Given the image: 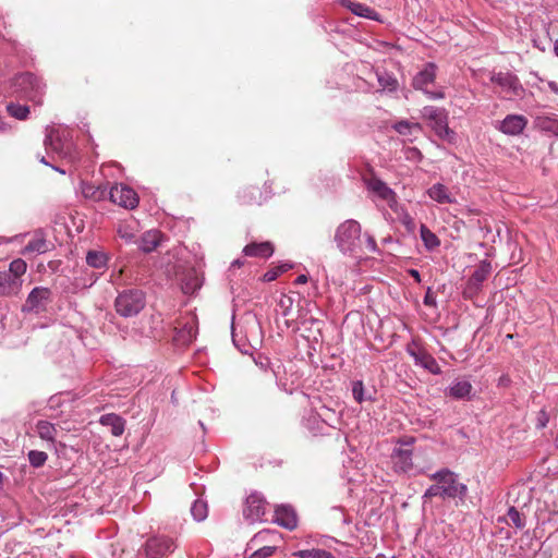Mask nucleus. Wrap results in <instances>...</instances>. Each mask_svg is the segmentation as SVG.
Wrapping results in <instances>:
<instances>
[{"instance_id":"c85d7f7f","label":"nucleus","mask_w":558,"mask_h":558,"mask_svg":"<svg viewBox=\"0 0 558 558\" xmlns=\"http://www.w3.org/2000/svg\"><path fill=\"white\" fill-rule=\"evenodd\" d=\"M377 82L383 90L395 92L397 90L399 84L398 80L387 71H377L376 72Z\"/></svg>"},{"instance_id":"4d7b16f0","label":"nucleus","mask_w":558,"mask_h":558,"mask_svg":"<svg viewBox=\"0 0 558 558\" xmlns=\"http://www.w3.org/2000/svg\"><path fill=\"white\" fill-rule=\"evenodd\" d=\"M411 153H412L413 155L421 156L420 150H418V149H416V148H411Z\"/></svg>"},{"instance_id":"69168bd1","label":"nucleus","mask_w":558,"mask_h":558,"mask_svg":"<svg viewBox=\"0 0 558 558\" xmlns=\"http://www.w3.org/2000/svg\"><path fill=\"white\" fill-rule=\"evenodd\" d=\"M53 169H54V170H57V171H59V172H61V173H65V172H64V170H61V169H59V168H57V167H53Z\"/></svg>"},{"instance_id":"2eb2a0df","label":"nucleus","mask_w":558,"mask_h":558,"mask_svg":"<svg viewBox=\"0 0 558 558\" xmlns=\"http://www.w3.org/2000/svg\"><path fill=\"white\" fill-rule=\"evenodd\" d=\"M51 291L45 287H36L28 294L23 311L40 313L46 310V304L50 301Z\"/></svg>"},{"instance_id":"39448f33","label":"nucleus","mask_w":558,"mask_h":558,"mask_svg":"<svg viewBox=\"0 0 558 558\" xmlns=\"http://www.w3.org/2000/svg\"><path fill=\"white\" fill-rule=\"evenodd\" d=\"M361 225L353 219L345 220L336 230L335 242L343 253H353L361 239Z\"/></svg>"},{"instance_id":"c03bdc74","label":"nucleus","mask_w":558,"mask_h":558,"mask_svg":"<svg viewBox=\"0 0 558 558\" xmlns=\"http://www.w3.org/2000/svg\"><path fill=\"white\" fill-rule=\"evenodd\" d=\"M280 275V271L277 269V267L272 268V269H269L268 271H266L264 274V281L265 282H270V281H274L276 280Z\"/></svg>"},{"instance_id":"37998d69","label":"nucleus","mask_w":558,"mask_h":558,"mask_svg":"<svg viewBox=\"0 0 558 558\" xmlns=\"http://www.w3.org/2000/svg\"><path fill=\"white\" fill-rule=\"evenodd\" d=\"M364 236H365L366 248L372 253L377 252L378 248H377V244H376L374 236L368 234L367 232L364 233Z\"/></svg>"},{"instance_id":"9b49d317","label":"nucleus","mask_w":558,"mask_h":558,"mask_svg":"<svg viewBox=\"0 0 558 558\" xmlns=\"http://www.w3.org/2000/svg\"><path fill=\"white\" fill-rule=\"evenodd\" d=\"M407 352L413 357L416 365L427 369L434 375L441 373V368L436 359L426 350L420 348L415 342L408 345Z\"/></svg>"},{"instance_id":"f3484780","label":"nucleus","mask_w":558,"mask_h":558,"mask_svg":"<svg viewBox=\"0 0 558 558\" xmlns=\"http://www.w3.org/2000/svg\"><path fill=\"white\" fill-rule=\"evenodd\" d=\"M274 522L287 530L292 531L298 526L296 512L291 506H278L275 509Z\"/></svg>"},{"instance_id":"f704fd0d","label":"nucleus","mask_w":558,"mask_h":558,"mask_svg":"<svg viewBox=\"0 0 558 558\" xmlns=\"http://www.w3.org/2000/svg\"><path fill=\"white\" fill-rule=\"evenodd\" d=\"M191 513L195 521H204L208 515L207 502L196 499L191 506Z\"/></svg>"},{"instance_id":"473e14b6","label":"nucleus","mask_w":558,"mask_h":558,"mask_svg":"<svg viewBox=\"0 0 558 558\" xmlns=\"http://www.w3.org/2000/svg\"><path fill=\"white\" fill-rule=\"evenodd\" d=\"M292 556L299 558H336L332 553L320 548L298 550Z\"/></svg>"},{"instance_id":"ddd939ff","label":"nucleus","mask_w":558,"mask_h":558,"mask_svg":"<svg viewBox=\"0 0 558 558\" xmlns=\"http://www.w3.org/2000/svg\"><path fill=\"white\" fill-rule=\"evenodd\" d=\"M413 452L410 448H395L391 453L392 468L396 473L415 474L414 463L412 460Z\"/></svg>"},{"instance_id":"f8f14e48","label":"nucleus","mask_w":558,"mask_h":558,"mask_svg":"<svg viewBox=\"0 0 558 558\" xmlns=\"http://www.w3.org/2000/svg\"><path fill=\"white\" fill-rule=\"evenodd\" d=\"M110 201L121 207L133 209L138 205L136 192L128 185L116 184L109 192Z\"/></svg>"},{"instance_id":"b1692460","label":"nucleus","mask_w":558,"mask_h":558,"mask_svg":"<svg viewBox=\"0 0 558 558\" xmlns=\"http://www.w3.org/2000/svg\"><path fill=\"white\" fill-rule=\"evenodd\" d=\"M473 387L468 380H454L446 391V395L457 400L471 399Z\"/></svg>"},{"instance_id":"6e6552de","label":"nucleus","mask_w":558,"mask_h":558,"mask_svg":"<svg viewBox=\"0 0 558 558\" xmlns=\"http://www.w3.org/2000/svg\"><path fill=\"white\" fill-rule=\"evenodd\" d=\"M437 65L434 62H428L424 68L415 74L412 80V86L414 89L422 90L430 99H442L445 97L444 92L429 90L427 87L433 84L436 78Z\"/></svg>"},{"instance_id":"4c0bfd02","label":"nucleus","mask_w":558,"mask_h":558,"mask_svg":"<svg viewBox=\"0 0 558 558\" xmlns=\"http://www.w3.org/2000/svg\"><path fill=\"white\" fill-rule=\"evenodd\" d=\"M537 125L546 131L551 132L558 136V119L550 117H543L537 119Z\"/></svg>"},{"instance_id":"a878e982","label":"nucleus","mask_w":558,"mask_h":558,"mask_svg":"<svg viewBox=\"0 0 558 558\" xmlns=\"http://www.w3.org/2000/svg\"><path fill=\"white\" fill-rule=\"evenodd\" d=\"M428 196L439 204H451L454 202L448 189L441 184L436 183L427 190Z\"/></svg>"},{"instance_id":"e2e57ef3","label":"nucleus","mask_w":558,"mask_h":558,"mask_svg":"<svg viewBox=\"0 0 558 558\" xmlns=\"http://www.w3.org/2000/svg\"><path fill=\"white\" fill-rule=\"evenodd\" d=\"M90 189H92V187H87V189H85V190H84V194H85V196H89V190H90Z\"/></svg>"},{"instance_id":"72a5a7b5","label":"nucleus","mask_w":558,"mask_h":558,"mask_svg":"<svg viewBox=\"0 0 558 558\" xmlns=\"http://www.w3.org/2000/svg\"><path fill=\"white\" fill-rule=\"evenodd\" d=\"M342 3L355 15L371 17L373 10L367 5L352 0H342Z\"/></svg>"},{"instance_id":"4468645a","label":"nucleus","mask_w":558,"mask_h":558,"mask_svg":"<svg viewBox=\"0 0 558 558\" xmlns=\"http://www.w3.org/2000/svg\"><path fill=\"white\" fill-rule=\"evenodd\" d=\"M266 500L257 493L251 494L245 501L243 515L246 521L254 523L260 521L266 512Z\"/></svg>"},{"instance_id":"5fc2aeb1","label":"nucleus","mask_w":558,"mask_h":558,"mask_svg":"<svg viewBox=\"0 0 558 558\" xmlns=\"http://www.w3.org/2000/svg\"><path fill=\"white\" fill-rule=\"evenodd\" d=\"M549 87L553 92H555L556 94L558 93V84L555 83V82H550L549 83Z\"/></svg>"},{"instance_id":"c756f323","label":"nucleus","mask_w":558,"mask_h":558,"mask_svg":"<svg viewBox=\"0 0 558 558\" xmlns=\"http://www.w3.org/2000/svg\"><path fill=\"white\" fill-rule=\"evenodd\" d=\"M36 430L39 437L44 440L53 441L56 438L57 429L54 425L48 421H38L36 424Z\"/></svg>"},{"instance_id":"052dcab7","label":"nucleus","mask_w":558,"mask_h":558,"mask_svg":"<svg viewBox=\"0 0 558 558\" xmlns=\"http://www.w3.org/2000/svg\"><path fill=\"white\" fill-rule=\"evenodd\" d=\"M554 50L555 53L558 56V39L555 41Z\"/></svg>"},{"instance_id":"09e8293b","label":"nucleus","mask_w":558,"mask_h":558,"mask_svg":"<svg viewBox=\"0 0 558 558\" xmlns=\"http://www.w3.org/2000/svg\"><path fill=\"white\" fill-rule=\"evenodd\" d=\"M414 441L415 439L413 437H404L399 440V444L409 448L414 444Z\"/></svg>"},{"instance_id":"4be33fe9","label":"nucleus","mask_w":558,"mask_h":558,"mask_svg":"<svg viewBox=\"0 0 558 558\" xmlns=\"http://www.w3.org/2000/svg\"><path fill=\"white\" fill-rule=\"evenodd\" d=\"M99 423L102 426L110 428L111 434L116 437L121 436L125 429V420L116 413L101 415Z\"/></svg>"},{"instance_id":"cd10ccee","label":"nucleus","mask_w":558,"mask_h":558,"mask_svg":"<svg viewBox=\"0 0 558 558\" xmlns=\"http://www.w3.org/2000/svg\"><path fill=\"white\" fill-rule=\"evenodd\" d=\"M48 250L47 241L44 234L38 231L35 236L25 245L24 254H43Z\"/></svg>"},{"instance_id":"de8ad7c7","label":"nucleus","mask_w":558,"mask_h":558,"mask_svg":"<svg viewBox=\"0 0 558 558\" xmlns=\"http://www.w3.org/2000/svg\"><path fill=\"white\" fill-rule=\"evenodd\" d=\"M424 304L427 306L436 305L435 298L429 293V290L427 291V293L424 296Z\"/></svg>"},{"instance_id":"dca6fc26","label":"nucleus","mask_w":558,"mask_h":558,"mask_svg":"<svg viewBox=\"0 0 558 558\" xmlns=\"http://www.w3.org/2000/svg\"><path fill=\"white\" fill-rule=\"evenodd\" d=\"M490 80L494 84L499 85L504 90L511 93L514 96H519L523 90L519 78L510 72L495 73Z\"/></svg>"},{"instance_id":"c9c22d12","label":"nucleus","mask_w":558,"mask_h":558,"mask_svg":"<svg viewBox=\"0 0 558 558\" xmlns=\"http://www.w3.org/2000/svg\"><path fill=\"white\" fill-rule=\"evenodd\" d=\"M7 111L11 117L17 120H25L28 117L29 107L26 105L10 102L7 105Z\"/></svg>"},{"instance_id":"1a4fd4ad","label":"nucleus","mask_w":558,"mask_h":558,"mask_svg":"<svg viewBox=\"0 0 558 558\" xmlns=\"http://www.w3.org/2000/svg\"><path fill=\"white\" fill-rule=\"evenodd\" d=\"M44 145L47 151H52L60 157H70L73 143L69 138V134L65 130H50L47 132Z\"/></svg>"},{"instance_id":"2f4dec72","label":"nucleus","mask_w":558,"mask_h":558,"mask_svg":"<svg viewBox=\"0 0 558 558\" xmlns=\"http://www.w3.org/2000/svg\"><path fill=\"white\" fill-rule=\"evenodd\" d=\"M196 333L197 328L194 324H184L182 328L178 330L177 339L183 344H189L196 338Z\"/></svg>"},{"instance_id":"bb28decb","label":"nucleus","mask_w":558,"mask_h":558,"mask_svg":"<svg viewBox=\"0 0 558 558\" xmlns=\"http://www.w3.org/2000/svg\"><path fill=\"white\" fill-rule=\"evenodd\" d=\"M108 255L102 251L90 250L86 254V264L101 272L107 268Z\"/></svg>"},{"instance_id":"6e6d98bb","label":"nucleus","mask_w":558,"mask_h":558,"mask_svg":"<svg viewBox=\"0 0 558 558\" xmlns=\"http://www.w3.org/2000/svg\"><path fill=\"white\" fill-rule=\"evenodd\" d=\"M7 130V123L3 121V118L0 116V131Z\"/></svg>"},{"instance_id":"f03ea898","label":"nucleus","mask_w":558,"mask_h":558,"mask_svg":"<svg viewBox=\"0 0 558 558\" xmlns=\"http://www.w3.org/2000/svg\"><path fill=\"white\" fill-rule=\"evenodd\" d=\"M146 305V294L137 288L125 289L114 300L116 312L124 318L138 315Z\"/></svg>"},{"instance_id":"6ab92c4d","label":"nucleus","mask_w":558,"mask_h":558,"mask_svg":"<svg viewBox=\"0 0 558 558\" xmlns=\"http://www.w3.org/2000/svg\"><path fill=\"white\" fill-rule=\"evenodd\" d=\"M527 124V120L521 114H508L501 122L499 130L508 135H518L522 133Z\"/></svg>"},{"instance_id":"338daca9","label":"nucleus","mask_w":558,"mask_h":558,"mask_svg":"<svg viewBox=\"0 0 558 558\" xmlns=\"http://www.w3.org/2000/svg\"><path fill=\"white\" fill-rule=\"evenodd\" d=\"M556 447L558 448V437L556 438Z\"/></svg>"},{"instance_id":"13d9d810","label":"nucleus","mask_w":558,"mask_h":558,"mask_svg":"<svg viewBox=\"0 0 558 558\" xmlns=\"http://www.w3.org/2000/svg\"><path fill=\"white\" fill-rule=\"evenodd\" d=\"M404 223L405 225L412 223V219L409 217V215H405Z\"/></svg>"},{"instance_id":"79ce46f5","label":"nucleus","mask_w":558,"mask_h":558,"mask_svg":"<svg viewBox=\"0 0 558 558\" xmlns=\"http://www.w3.org/2000/svg\"><path fill=\"white\" fill-rule=\"evenodd\" d=\"M26 268V263L23 259L17 258L10 263L8 272L12 274L14 278L21 279V276L25 274Z\"/></svg>"},{"instance_id":"49530a36","label":"nucleus","mask_w":558,"mask_h":558,"mask_svg":"<svg viewBox=\"0 0 558 558\" xmlns=\"http://www.w3.org/2000/svg\"><path fill=\"white\" fill-rule=\"evenodd\" d=\"M332 512H333L335 517H337L342 522V524L350 523V520L343 514V511L341 508H333Z\"/></svg>"},{"instance_id":"58836bf2","label":"nucleus","mask_w":558,"mask_h":558,"mask_svg":"<svg viewBox=\"0 0 558 558\" xmlns=\"http://www.w3.org/2000/svg\"><path fill=\"white\" fill-rule=\"evenodd\" d=\"M509 523L514 525L517 529H523L525 526V518L519 512L515 507H510L507 512Z\"/></svg>"},{"instance_id":"aec40b11","label":"nucleus","mask_w":558,"mask_h":558,"mask_svg":"<svg viewBox=\"0 0 558 558\" xmlns=\"http://www.w3.org/2000/svg\"><path fill=\"white\" fill-rule=\"evenodd\" d=\"M274 244L269 241L251 242L243 248L245 256L259 258H269L274 254Z\"/></svg>"},{"instance_id":"393cba45","label":"nucleus","mask_w":558,"mask_h":558,"mask_svg":"<svg viewBox=\"0 0 558 558\" xmlns=\"http://www.w3.org/2000/svg\"><path fill=\"white\" fill-rule=\"evenodd\" d=\"M162 234L158 230H149L145 232L140 240V248L145 253L155 251L161 242Z\"/></svg>"},{"instance_id":"0e129e2a","label":"nucleus","mask_w":558,"mask_h":558,"mask_svg":"<svg viewBox=\"0 0 558 558\" xmlns=\"http://www.w3.org/2000/svg\"><path fill=\"white\" fill-rule=\"evenodd\" d=\"M232 340H233V343H234L236 347H239V345H238V343H236V339H235V335H234V332L232 333Z\"/></svg>"},{"instance_id":"f257e3e1","label":"nucleus","mask_w":558,"mask_h":558,"mask_svg":"<svg viewBox=\"0 0 558 558\" xmlns=\"http://www.w3.org/2000/svg\"><path fill=\"white\" fill-rule=\"evenodd\" d=\"M428 477L435 482L424 493L423 499H432L440 497L441 499H456L463 500L468 494L465 484L458 481V475L447 468H444Z\"/></svg>"},{"instance_id":"e433bc0d","label":"nucleus","mask_w":558,"mask_h":558,"mask_svg":"<svg viewBox=\"0 0 558 558\" xmlns=\"http://www.w3.org/2000/svg\"><path fill=\"white\" fill-rule=\"evenodd\" d=\"M393 129L401 135L410 136L413 134V131H420L421 125L418 123H411L407 120H402L397 122L393 125Z\"/></svg>"},{"instance_id":"9d476101","label":"nucleus","mask_w":558,"mask_h":558,"mask_svg":"<svg viewBox=\"0 0 558 558\" xmlns=\"http://www.w3.org/2000/svg\"><path fill=\"white\" fill-rule=\"evenodd\" d=\"M492 272V264L490 262L484 259L482 260L473 274L466 281V286L464 288V295L472 298L477 294L481 290L483 282L488 278Z\"/></svg>"},{"instance_id":"0eeeda50","label":"nucleus","mask_w":558,"mask_h":558,"mask_svg":"<svg viewBox=\"0 0 558 558\" xmlns=\"http://www.w3.org/2000/svg\"><path fill=\"white\" fill-rule=\"evenodd\" d=\"M175 547L174 541L168 536H153L146 541L140 556L141 558H168Z\"/></svg>"},{"instance_id":"864d4df0","label":"nucleus","mask_w":558,"mask_h":558,"mask_svg":"<svg viewBox=\"0 0 558 558\" xmlns=\"http://www.w3.org/2000/svg\"><path fill=\"white\" fill-rule=\"evenodd\" d=\"M243 265L241 259H235L231 263V268H240Z\"/></svg>"},{"instance_id":"ea45409f","label":"nucleus","mask_w":558,"mask_h":558,"mask_svg":"<svg viewBox=\"0 0 558 558\" xmlns=\"http://www.w3.org/2000/svg\"><path fill=\"white\" fill-rule=\"evenodd\" d=\"M352 395L354 400L359 403L372 399L371 396L365 395V388L362 380H355L352 383Z\"/></svg>"},{"instance_id":"3c124183","label":"nucleus","mask_w":558,"mask_h":558,"mask_svg":"<svg viewBox=\"0 0 558 558\" xmlns=\"http://www.w3.org/2000/svg\"><path fill=\"white\" fill-rule=\"evenodd\" d=\"M290 268H292V265L288 263H284L277 267V269L280 271V275L288 271Z\"/></svg>"},{"instance_id":"412c9836","label":"nucleus","mask_w":558,"mask_h":558,"mask_svg":"<svg viewBox=\"0 0 558 558\" xmlns=\"http://www.w3.org/2000/svg\"><path fill=\"white\" fill-rule=\"evenodd\" d=\"M22 287V279L14 278L10 272H0V296L17 294Z\"/></svg>"},{"instance_id":"680f3d73","label":"nucleus","mask_w":558,"mask_h":558,"mask_svg":"<svg viewBox=\"0 0 558 558\" xmlns=\"http://www.w3.org/2000/svg\"><path fill=\"white\" fill-rule=\"evenodd\" d=\"M4 475L0 472V488L3 485Z\"/></svg>"},{"instance_id":"bf43d9fd","label":"nucleus","mask_w":558,"mask_h":558,"mask_svg":"<svg viewBox=\"0 0 558 558\" xmlns=\"http://www.w3.org/2000/svg\"><path fill=\"white\" fill-rule=\"evenodd\" d=\"M39 161L46 166H49L48 161L46 160V158L43 156L40 157Z\"/></svg>"},{"instance_id":"a18cd8bd","label":"nucleus","mask_w":558,"mask_h":558,"mask_svg":"<svg viewBox=\"0 0 558 558\" xmlns=\"http://www.w3.org/2000/svg\"><path fill=\"white\" fill-rule=\"evenodd\" d=\"M102 272H96V271H92L89 275H88V283L86 282H83L82 286L84 288H87V287H92L94 283H96V281L99 279V276L101 275Z\"/></svg>"},{"instance_id":"7ed1b4c3","label":"nucleus","mask_w":558,"mask_h":558,"mask_svg":"<svg viewBox=\"0 0 558 558\" xmlns=\"http://www.w3.org/2000/svg\"><path fill=\"white\" fill-rule=\"evenodd\" d=\"M45 87L41 80L29 72L15 75L12 81L13 93L38 105L43 101Z\"/></svg>"},{"instance_id":"a211bd4d","label":"nucleus","mask_w":558,"mask_h":558,"mask_svg":"<svg viewBox=\"0 0 558 558\" xmlns=\"http://www.w3.org/2000/svg\"><path fill=\"white\" fill-rule=\"evenodd\" d=\"M366 185L371 192L385 201L390 207L396 203V193L383 180L372 178L366 182Z\"/></svg>"},{"instance_id":"a19ab883","label":"nucleus","mask_w":558,"mask_h":558,"mask_svg":"<svg viewBox=\"0 0 558 558\" xmlns=\"http://www.w3.org/2000/svg\"><path fill=\"white\" fill-rule=\"evenodd\" d=\"M48 459V454L45 451L39 450H31L28 452V461L32 466L40 468L43 466Z\"/></svg>"},{"instance_id":"7c9ffc66","label":"nucleus","mask_w":558,"mask_h":558,"mask_svg":"<svg viewBox=\"0 0 558 558\" xmlns=\"http://www.w3.org/2000/svg\"><path fill=\"white\" fill-rule=\"evenodd\" d=\"M421 239L428 251H433L440 245L437 235L432 232L425 225L420 228Z\"/></svg>"},{"instance_id":"423d86ee","label":"nucleus","mask_w":558,"mask_h":558,"mask_svg":"<svg viewBox=\"0 0 558 558\" xmlns=\"http://www.w3.org/2000/svg\"><path fill=\"white\" fill-rule=\"evenodd\" d=\"M422 117L428 121L429 126L436 135L449 143L454 140V132L448 126V113L446 109L434 106H425L422 109Z\"/></svg>"},{"instance_id":"8fccbe9b","label":"nucleus","mask_w":558,"mask_h":558,"mask_svg":"<svg viewBox=\"0 0 558 558\" xmlns=\"http://www.w3.org/2000/svg\"><path fill=\"white\" fill-rule=\"evenodd\" d=\"M409 275L417 282L420 283L421 282V275L418 272V270L416 269H410L409 270Z\"/></svg>"},{"instance_id":"20e7f679","label":"nucleus","mask_w":558,"mask_h":558,"mask_svg":"<svg viewBox=\"0 0 558 558\" xmlns=\"http://www.w3.org/2000/svg\"><path fill=\"white\" fill-rule=\"evenodd\" d=\"M280 538L281 535L275 530L259 531L247 544L250 549H254L248 558H270L277 551L276 542Z\"/></svg>"},{"instance_id":"5701e85b","label":"nucleus","mask_w":558,"mask_h":558,"mask_svg":"<svg viewBox=\"0 0 558 558\" xmlns=\"http://www.w3.org/2000/svg\"><path fill=\"white\" fill-rule=\"evenodd\" d=\"M203 286V278L195 269H189L181 278V288L184 294H193Z\"/></svg>"},{"instance_id":"603ef678","label":"nucleus","mask_w":558,"mask_h":558,"mask_svg":"<svg viewBox=\"0 0 558 558\" xmlns=\"http://www.w3.org/2000/svg\"><path fill=\"white\" fill-rule=\"evenodd\" d=\"M308 280L307 276L306 275H300L296 277L295 279V283L296 284H303V283H306Z\"/></svg>"}]
</instances>
